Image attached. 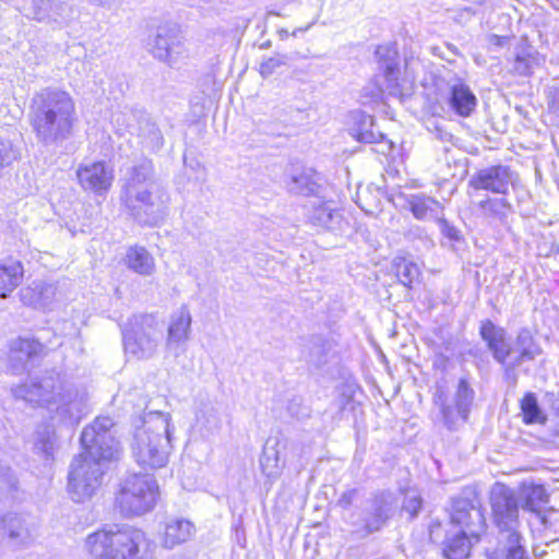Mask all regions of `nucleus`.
Wrapping results in <instances>:
<instances>
[{"label":"nucleus","instance_id":"f8f14e48","mask_svg":"<svg viewBox=\"0 0 559 559\" xmlns=\"http://www.w3.org/2000/svg\"><path fill=\"white\" fill-rule=\"evenodd\" d=\"M396 507L397 502L393 493L378 492L366 502L359 522L353 521L352 524L357 526V532L361 536L371 535L384 527L388 520L394 514Z\"/></svg>","mask_w":559,"mask_h":559},{"label":"nucleus","instance_id":"dca6fc26","mask_svg":"<svg viewBox=\"0 0 559 559\" xmlns=\"http://www.w3.org/2000/svg\"><path fill=\"white\" fill-rule=\"evenodd\" d=\"M542 353L543 349L532 332L526 328L521 329L516 334L514 346H512L509 365L506 367V378L515 383L518 380L515 368L526 361H533Z\"/></svg>","mask_w":559,"mask_h":559},{"label":"nucleus","instance_id":"864d4df0","mask_svg":"<svg viewBox=\"0 0 559 559\" xmlns=\"http://www.w3.org/2000/svg\"><path fill=\"white\" fill-rule=\"evenodd\" d=\"M509 41H510V37H508V36H499V35H495V34H491L488 36V43L491 46L503 47Z\"/></svg>","mask_w":559,"mask_h":559},{"label":"nucleus","instance_id":"ea45409f","mask_svg":"<svg viewBox=\"0 0 559 559\" xmlns=\"http://www.w3.org/2000/svg\"><path fill=\"white\" fill-rule=\"evenodd\" d=\"M36 435L35 449L43 453L46 460H53L55 451L58 448V439L55 429L50 426H45L39 428Z\"/></svg>","mask_w":559,"mask_h":559},{"label":"nucleus","instance_id":"4c0bfd02","mask_svg":"<svg viewBox=\"0 0 559 559\" xmlns=\"http://www.w3.org/2000/svg\"><path fill=\"white\" fill-rule=\"evenodd\" d=\"M522 507L539 515L543 507L548 503V493L542 485H531L522 489Z\"/></svg>","mask_w":559,"mask_h":559},{"label":"nucleus","instance_id":"de8ad7c7","mask_svg":"<svg viewBox=\"0 0 559 559\" xmlns=\"http://www.w3.org/2000/svg\"><path fill=\"white\" fill-rule=\"evenodd\" d=\"M437 223L440 227L442 235L450 240H459L461 238V231L453 226L450 222H448L443 215H440L437 219Z\"/></svg>","mask_w":559,"mask_h":559},{"label":"nucleus","instance_id":"423d86ee","mask_svg":"<svg viewBox=\"0 0 559 559\" xmlns=\"http://www.w3.org/2000/svg\"><path fill=\"white\" fill-rule=\"evenodd\" d=\"M135 425L132 454L143 468L164 467L169 459L171 445V416L163 412L145 413Z\"/></svg>","mask_w":559,"mask_h":559},{"label":"nucleus","instance_id":"9b49d317","mask_svg":"<svg viewBox=\"0 0 559 559\" xmlns=\"http://www.w3.org/2000/svg\"><path fill=\"white\" fill-rule=\"evenodd\" d=\"M20 11L26 19L52 29L67 28L79 19V12L70 0H29Z\"/></svg>","mask_w":559,"mask_h":559},{"label":"nucleus","instance_id":"a878e982","mask_svg":"<svg viewBox=\"0 0 559 559\" xmlns=\"http://www.w3.org/2000/svg\"><path fill=\"white\" fill-rule=\"evenodd\" d=\"M285 182L287 190L294 194L319 195L321 191L319 174L309 168L292 170Z\"/></svg>","mask_w":559,"mask_h":559},{"label":"nucleus","instance_id":"c9c22d12","mask_svg":"<svg viewBox=\"0 0 559 559\" xmlns=\"http://www.w3.org/2000/svg\"><path fill=\"white\" fill-rule=\"evenodd\" d=\"M499 543L506 559H531L525 547V539L518 531L501 534Z\"/></svg>","mask_w":559,"mask_h":559},{"label":"nucleus","instance_id":"0eeeda50","mask_svg":"<svg viewBox=\"0 0 559 559\" xmlns=\"http://www.w3.org/2000/svg\"><path fill=\"white\" fill-rule=\"evenodd\" d=\"M159 495L156 479L151 474H131L120 484L116 507L123 516H139L154 509Z\"/></svg>","mask_w":559,"mask_h":559},{"label":"nucleus","instance_id":"c756f323","mask_svg":"<svg viewBox=\"0 0 559 559\" xmlns=\"http://www.w3.org/2000/svg\"><path fill=\"white\" fill-rule=\"evenodd\" d=\"M3 530L10 540L17 546H26L34 538L27 520L20 514H7L3 518Z\"/></svg>","mask_w":559,"mask_h":559},{"label":"nucleus","instance_id":"37998d69","mask_svg":"<svg viewBox=\"0 0 559 559\" xmlns=\"http://www.w3.org/2000/svg\"><path fill=\"white\" fill-rule=\"evenodd\" d=\"M393 269L400 283L406 287H411L419 276L417 264L405 258H395Z\"/></svg>","mask_w":559,"mask_h":559},{"label":"nucleus","instance_id":"680f3d73","mask_svg":"<svg viewBox=\"0 0 559 559\" xmlns=\"http://www.w3.org/2000/svg\"><path fill=\"white\" fill-rule=\"evenodd\" d=\"M540 519H542V522L545 524L546 523L545 516H542Z\"/></svg>","mask_w":559,"mask_h":559},{"label":"nucleus","instance_id":"aec40b11","mask_svg":"<svg viewBox=\"0 0 559 559\" xmlns=\"http://www.w3.org/2000/svg\"><path fill=\"white\" fill-rule=\"evenodd\" d=\"M479 335L486 343L492 358L503 367V371L506 372V367L510 361L508 359H510L512 355V345L509 342L506 329L495 324L490 320H485L480 323Z\"/></svg>","mask_w":559,"mask_h":559},{"label":"nucleus","instance_id":"3c124183","mask_svg":"<svg viewBox=\"0 0 559 559\" xmlns=\"http://www.w3.org/2000/svg\"><path fill=\"white\" fill-rule=\"evenodd\" d=\"M549 111L559 118V86H550L547 93Z\"/></svg>","mask_w":559,"mask_h":559},{"label":"nucleus","instance_id":"a18cd8bd","mask_svg":"<svg viewBox=\"0 0 559 559\" xmlns=\"http://www.w3.org/2000/svg\"><path fill=\"white\" fill-rule=\"evenodd\" d=\"M289 58L285 53H274L272 57L260 63L259 72L261 76L267 78L272 75L280 67L286 66Z\"/></svg>","mask_w":559,"mask_h":559},{"label":"nucleus","instance_id":"b1692460","mask_svg":"<svg viewBox=\"0 0 559 559\" xmlns=\"http://www.w3.org/2000/svg\"><path fill=\"white\" fill-rule=\"evenodd\" d=\"M310 223L331 231L344 233L348 222L344 221L342 213L332 207L330 203L314 201L308 213Z\"/></svg>","mask_w":559,"mask_h":559},{"label":"nucleus","instance_id":"79ce46f5","mask_svg":"<svg viewBox=\"0 0 559 559\" xmlns=\"http://www.w3.org/2000/svg\"><path fill=\"white\" fill-rule=\"evenodd\" d=\"M21 157V147L9 134L0 132V173Z\"/></svg>","mask_w":559,"mask_h":559},{"label":"nucleus","instance_id":"4be33fe9","mask_svg":"<svg viewBox=\"0 0 559 559\" xmlns=\"http://www.w3.org/2000/svg\"><path fill=\"white\" fill-rule=\"evenodd\" d=\"M195 426L203 436L218 433L222 428L219 406L207 395H200L195 408Z\"/></svg>","mask_w":559,"mask_h":559},{"label":"nucleus","instance_id":"9d476101","mask_svg":"<svg viewBox=\"0 0 559 559\" xmlns=\"http://www.w3.org/2000/svg\"><path fill=\"white\" fill-rule=\"evenodd\" d=\"M376 58L384 85L374 83L366 86L364 92L366 95L370 94V102H378L384 94L401 98L405 93L406 80L400 81V61L395 45H380L376 50Z\"/></svg>","mask_w":559,"mask_h":559},{"label":"nucleus","instance_id":"49530a36","mask_svg":"<svg viewBox=\"0 0 559 559\" xmlns=\"http://www.w3.org/2000/svg\"><path fill=\"white\" fill-rule=\"evenodd\" d=\"M534 58L530 55L518 53L513 63V71L520 75H530L532 73Z\"/></svg>","mask_w":559,"mask_h":559},{"label":"nucleus","instance_id":"bb28decb","mask_svg":"<svg viewBox=\"0 0 559 559\" xmlns=\"http://www.w3.org/2000/svg\"><path fill=\"white\" fill-rule=\"evenodd\" d=\"M24 276L22 263L13 258L0 261V299H7L21 285Z\"/></svg>","mask_w":559,"mask_h":559},{"label":"nucleus","instance_id":"4d7b16f0","mask_svg":"<svg viewBox=\"0 0 559 559\" xmlns=\"http://www.w3.org/2000/svg\"><path fill=\"white\" fill-rule=\"evenodd\" d=\"M314 22L308 24L306 27H299V28H296L293 33H292V36L296 37L298 36L299 33H304V32H307L308 29H310L312 26H313Z\"/></svg>","mask_w":559,"mask_h":559},{"label":"nucleus","instance_id":"58836bf2","mask_svg":"<svg viewBox=\"0 0 559 559\" xmlns=\"http://www.w3.org/2000/svg\"><path fill=\"white\" fill-rule=\"evenodd\" d=\"M145 114V111L138 109L118 111L112 116V123L119 134H133Z\"/></svg>","mask_w":559,"mask_h":559},{"label":"nucleus","instance_id":"09e8293b","mask_svg":"<svg viewBox=\"0 0 559 559\" xmlns=\"http://www.w3.org/2000/svg\"><path fill=\"white\" fill-rule=\"evenodd\" d=\"M421 509V498L417 495H407L403 502V511L409 514L411 519L417 516Z\"/></svg>","mask_w":559,"mask_h":559},{"label":"nucleus","instance_id":"f704fd0d","mask_svg":"<svg viewBox=\"0 0 559 559\" xmlns=\"http://www.w3.org/2000/svg\"><path fill=\"white\" fill-rule=\"evenodd\" d=\"M479 215L484 218L504 222L512 205L506 198H489L479 201L477 204Z\"/></svg>","mask_w":559,"mask_h":559},{"label":"nucleus","instance_id":"f3484780","mask_svg":"<svg viewBox=\"0 0 559 559\" xmlns=\"http://www.w3.org/2000/svg\"><path fill=\"white\" fill-rule=\"evenodd\" d=\"M80 186L85 191L106 193L114 181L112 169L105 162L83 163L76 169Z\"/></svg>","mask_w":559,"mask_h":559},{"label":"nucleus","instance_id":"6e6d98bb","mask_svg":"<svg viewBox=\"0 0 559 559\" xmlns=\"http://www.w3.org/2000/svg\"><path fill=\"white\" fill-rule=\"evenodd\" d=\"M91 3L96 5L111 7L117 4L119 0H88Z\"/></svg>","mask_w":559,"mask_h":559},{"label":"nucleus","instance_id":"bf43d9fd","mask_svg":"<svg viewBox=\"0 0 559 559\" xmlns=\"http://www.w3.org/2000/svg\"><path fill=\"white\" fill-rule=\"evenodd\" d=\"M278 36H280V38H281L282 40L287 39V38H288V36H289V32H288L287 29H284V28H283V29H280V31H278Z\"/></svg>","mask_w":559,"mask_h":559},{"label":"nucleus","instance_id":"412c9836","mask_svg":"<svg viewBox=\"0 0 559 559\" xmlns=\"http://www.w3.org/2000/svg\"><path fill=\"white\" fill-rule=\"evenodd\" d=\"M454 401L455 408L443 402L440 403L442 419L449 429L455 428L459 418L466 421L471 405L474 401V391L465 379L459 381Z\"/></svg>","mask_w":559,"mask_h":559},{"label":"nucleus","instance_id":"39448f33","mask_svg":"<svg viewBox=\"0 0 559 559\" xmlns=\"http://www.w3.org/2000/svg\"><path fill=\"white\" fill-rule=\"evenodd\" d=\"M85 549L93 559H154L157 545L141 528L115 526L88 534Z\"/></svg>","mask_w":559,"mask_h":559},{"label":"nucleus","instance_id":"13d9d810","mask_svg":"<svg viewBox=\"0 0 559 559\" xmlns=\"http://www.w3.org/2000/svg\"><path fill=\"white\" fill-rule=\"evenodd\" d=\"M439 528H440V524L439 523L430 525V533H429L430 534V539L435 540V534H436L437 530H439Z\"/></svg>","mask_w":559,"mask_h":559},{"label":"nucleus","instance_id":"8fccbe9b","mask_svg":"<svg viewBox=\"0 0 559 559\" xmlns=\"http://www.w3.org/2000/svg\"><path fill=\"white\" fill-rule=\"evenodd\" d=\"M308 360L316 366H321L325 362L324 346L319 341L312 342Z\"/></svg>","mask_w":559,"mask_h":559},{"label":"nucleus","instance_id":"f03ea898","mask_svg":"<svg viewBox=\"0 0 559 559\" xmlns=\"http://www.w3.org/2000/svg\"><path fill=\"white\" fill-rule=\"evenodd\" d=\"M12 394L31 405L47 408L53 414L52 421L67 427L79 423L85 402V393L56 371L12 388Z\"/></svg>","mask_w":559,"mask_h":559},{"label":"nucleus","instance_id":"1a4fd4ad","mask_svg":"<svg viewBox=\"0 0 559 559\" xmlns=\"http://www.w3.org/2000/svg\"><path fill=\"white\" fill-rule=\"evenodd\" d=\"M436 96L444 98L460 117H469L476 109L477 98L468 85L449 69H439L432 75Z\"/></svg>","mask_w":559,"mask_h":559},{"label":"nucleus","instance_id":"5701e85b","mask_svg":"<svg viewBox=\"0 0 559 559\" xmlns=\"http://www.w3.org/2000/svg\"><path fill=\"white\" fill-rule=\"evenodd\" d=\"M20 298L25 306L47 310L57 298V287L53 283L34 281L20 292Z\"/></svg>","mask_w":559,"mask_h":559},{"label":"nucleus","instance_id":"052dcab7","mask_svg":"<svg viewBox=\"0 0 559 559\" xmlns=\"http://www.w3.org/2000/svg\"><path fill=\"white\" fill-rule=\"evenodd\" d=\"M267 15H276V16H280L281 14L275 12V11H269L267 12Z\"/></svg>","mask_w":559,"mask_h":559},{"label":"nucleus","instance_id":"cd10ccee","mask_svg":"<svg viewBox=\"0 0 559 559\" xmlns=\"http://www.w3.org/2000/svg\"><path fill=\"white\" fill-rule=\"evenodd\" d=\"M352 127L350 134L359 142L378 143L384 140V134L374 130V120L370 115L364 111H353L350 114Z\"/></svg>","mask_w":559,"mask_h":559},{"label":"nucleus","instance_id":"a19ab883","mask_svg":"<svg viewBox=\"0 0 559 559\" xmlns=\"http://www.w3.org/2000/svg\"><path fill=\"white\" fill-rule=\"evenodd\" d=\"M521 412L523 421L527 425L546 423L547 418L539 407L537 397L532 392L526 393L521 400Z\"/></svg>","mask_w":559,"mask_h":559},{"label":"nucleus","instance_id":"a211bd4d","mask_svg":"<svg viewBox=\"0 0 559 559\" xmlns=\"http://www.w3.org/2000/svg\"><path fill=\"white\" fill-rule=\"evenodd\" d=\"M46 347L39 341L17 337L10 346V362L15 371H27L46 355Z\"/></svg>","mask_w":559,"mask_h":559},{"label":"nucleus","instance_id":"473e14b6","mask_svg":"<svg viewBox=\"0 0 559 559\" xmlns=\"http://www.w3.org/2000/svg\"><path fill=\"white\" fill-rule=\"evenodd\" d=\"M126 263L130 270L143 276H150L155 271L154 258L144 247H131L127 252Z\"/></svg>","mask_w":559,"mask_h":559},{"label":"nucleus","instance_id":"20e7f679","mask_svg":"<svg viewBox=\"0 0 559 559\" xmlns=\"http://www.w3.org/2000/svg\"><path fill=\"white\" fill-rule=\"evenodd\" d=\"M121 182L120 200L129 214L140 224H157L164 214L167 198L154 181L152 160L143 159L128 168Z\"/></svg>","mask_w":559,"mask_h":559},{"label":"nucleus","instance_id":"603ef678","mask_svg":"<svg viewBox=\"0 0 559 559\" xmlns=\"http://www.w3.org/2000/svg\"><path fill=\"white\" fill-rule=\"evenodd\" d=\"M357 493H358V490L355 489V488L354 489H348V490L344 491L340 496L337 504L342 509H348L353 504V502L355 501Z\"/></svg>","mask_w":559,"mask_h":559},{"label":"nucleus","instance_id":"7c9ffc66","mask_svg":"<svg viewBox=\"0 0 559 559\" xmlns=\"http://www.w3.org/2000/svg\"><path fill=\"white\" fill-rule=\"evenodd\" d=\"M194 534V525L186 519H171L166 523L163 544L166 548H174L186 543Z\"/></svg>","mask_w":559,"mask_h":559},{"label":"nucleus","instance_id":"2f4dec72","mask_svg":"<svg viewBox=\"0 0 559 559\" xmlns=\"http://www.w3.org/2000/svg\"><path fill=\"white\" fill-rule=\"evenodd\" d=\"M133 134L140 139L141 145L150 152L156 153L164 145V136L159 128L147 114L142 117Z\"/></svg>","mask_w":559,"mask_h":559},{"label":"nucleus","instance_id":"c03bdc74","mask_svg":"<svg viewBox=\"0 0 559 559\" xmlns=\"http://www.w3.org/2000/svg\"><path fill=\"white\" fill-rule=\"evenodd\" d=\"M48 44L39 38L29 41L28 49L24 52V59L29 64H39L48 58Z\"/></svg>","mask_w":559,"mask_h":559},{"label":"nucleus","instance_id":"f257e3e1","mask_svg":"<svg viewBox=\"0 0 559 559\" xmlns=\"http://www.w3.org/2000/svg\"><path fill=\"white\" fill-rule=\"evenodd\" d=\"M114 421L97 417L81 433L83 452L72 462L68 476V490L73 501L91 498L102 484L104 464L117 461L121 454L119 441L114 437Z\"/></svg>","mask_w":559,"mask_h":559},{"label":"nucleus","instance_id":"6ab92c4d","mask_svg":"<svg viewBox=\"0 0 559 559\" xmlns=\"http://www.w3.org/2000/svg\"><path fill=\"white\" fill-rule=\"evenodd\" d=\"M451 522L464 526L469 535L476 537V539L486 527L483 511L472 500L463 497H456L452 500Z\"/></svg>","mask_w":559,"mask_h":559},{"label":"nucleus","instance_id":"2eb2a0df","mask_svg":"<svg viewBox=\"0 0 559 559\" xmlns=\"http://www.w3.org/2000/svg\"><path fill=\"white\" fill-rule=\"evenodd\" d=\"M518 175L506 165H492L474 173L468 186L475 190H485L493 194L507 195L514 186Z\"/></svg>","mask_w":559,"mask_h":559},{"label":"nucleus","instance_id":"4468645a","mask_svg":"<svg viewBox=\"0 0 559 559\" xmlns=\"http://www.w3.org/2000/svg\"><path fill=\"white\" fill-rule=\"evenodd\" d=\"M148 46L154 58L170 66L187 55L183 36L175 25H159Z\"/></svg>","mask_w":559,"mask_h":559},{"label":"nucleus","instance_id":"7ed1b4c3","mask_svg":"<svg viewBox=\"0 0 559 559\" xmlns=\"http://www.w3.org/2000/svg\"><path fill=\"white\" fill-rule=\"evenodd\" d=\"M28 120L40 143L53 145L63 142L72 134L76 120L74 99L61 88H41L31 99Z\"/></svg>","mask_w":559,"mask_h":559},{"label":"nucleus","instance_id":"6e6552de","mask_svg":"<svg viewBox=\"0 0 559 559\" xmlns=\"http://www.w3.org/2000/svg\"><path fill=\"white\" fill-rule=\"evenodd\" d=\"M162 335V328L156 317L153 314L132 316L122 331L126 355L136 360L152 358L157 350Z\"/></svg>","mask_w":559,"mask_h":559},{"label":"nucleus","instance_id":"c85d7f7f","mask_svg":"<svg viewBox=\"0 0 559 559\" xmlns=\"http://www.w3.org/2000/svg\"><path fill=\"white\" fill-rule=\"evenodd\" d=\"M409 211L419 221L437 219L443 215L444 207L436 199L424 193L411 194L407 198Z\"/></svg>","mask_w":559,"mask_h":559},{"label":"nucleus","instance_id":"393cba45","mask_svg":"<svg viewBox=\"0 0 559 559\" xmlns=\"http://www.w3.org/2000/svg\"><path fill=\"white\" fill-rule=\"evenodd\" d=\"M191 314L187 306H181L171 316L167 329L166 346L170 350L177 349L190 337Z\"/></svg>","mask_w":559,"mask_h":559},{"label":"nucleus","instance_id":"72a5a7b5","mask_svg":"<svg viewBox=\"0 0 559 559\" xmlns=\"http://www.w3.org/2000/svg\"><path fill=\"white\" fill-rule=\"evenodd\" d=\"M278 445V442L272 445L266 443L260 456V467L263 475L273 480L281 476L284 468Z\"/></svg>","mask_w":559,"mask_h":559},{"label":"nucleus","instance_id":"5fc2aeb1","mask_svg":"<svg viewBox=\"0 0 559 559\" xmlns=\"http://www.w3.org/2000/svg\"><path fill=\"white\" fill-rule=\"evenodd\" d=\"M436 133H437V136L442 141V142H450L451 139H452V134L437 128L436 129Z\"/></svg>","mask_w":559,"mask_h":559},{"label":"nucleus","instance_id":"e433bc0d","mask_svg":"<svg viewBox=\"0 0 559 559\" xmlns=\"http://www.w3.org/2000/svg\"><path fill=\"white\" fill-rule=\"evenodd\" d=\"M467 534L461 528L447 538L443 552L448 559H464L468 556L472 543Z\"/></svg>","mask_w":559,"mask_h":559},{"label":"nucleus","instance_id":"ddd939ff","mask_svg":"<svg viewBox=\"0 0 559 559\" xmlns=\"http://www.w3.org/2000/svg\"><path fill=\"white\" fill-rule=\"evenodd\" d=\"M490 504L500 534L518 531L519 502L511 488L502 484H496L491 489Z\"/></svg>","mask_w":559,"mask_h":559}]
</instances>
